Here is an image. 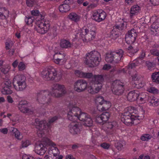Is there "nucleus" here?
<instances>
[{"mask_svg": "<svg viewBox=\"0 0 159 159\" xmlns=\"http://www.w3.org/2000/svg\"><path fill=\"white\" fill-rule=\"evenodd\" d=\"M137 112V110L133 107H129L125 108L121 116V121L127 125L137 124L135 121L137 119H142L144 117L143 115L140 116L136 114Z\"/></svg>", "mask_w": 159, "mask_h": 159, "instance_id": "1", "label": "nucleus"}, {"mask_svg": "<svg viewBox=\"0 0 159 159\" xmlns=\"http://www.w3.org/2000/svg\"><path fill=\"white\" fill-rule=\"evenodd\" d=\"M58 119V117L55 116L49 118V121L47 123L45 120L37 121L36 120L37 130V135L39 137H42L48 132L51 125Z\"/></svg>", "mask_w": 159, "mask_h": 159, "instance_id": "2", "label": "nucleus"}, {"mask_svg": "<svg viewBox=\"0 0 159 159\" xmlns=\"http://www.w3.org/2000/svg\"><path fill=\"white\" fill-rule=\"evenodd\" d=\"M103 81L104 78L102 75H94L90 83V85L88 88L89 93L93 94L98 93L102 87Z\"/></svg>", "mask_w": 159, "mask_h": 159, "instance_id": "3", "label": "nucleus"}, {"mask_svg": "<svg viewBox=\"0 0 159 159\" xmlns=\"http://www.w3.org/2000/svg\"><path fill=\"white\" fill-rule=\"evenodd\" d=\"M100 61V53L94 50L86 54L84 62L88 66L93 67L97 66Z\"/></svg>", "mask_w": 159, "mask_h": 159, "instance_id": "4", "label": "nucleus"}, {"mask_svg": "<svg viewBox=\"0 0 159 159\" xmlns=\"http://www.w3.org/2000/svg\"><path fill=\"white\" fill-rule=\"evenodd\" d=\"M43 77L44 79L48 80H54L58 82L62 79V74L57 73L53 68L51 67L44 70L42 72Z\"/></svg>", "mask_w": 159, "mask_h": 159, "instance_id": "5", "label": "nucleus"}, {"mask_svg": "<svg viewBox=\"0 0 159 159\" xmlns=\"http://www.w3.org/2000/svg\"><path fill=\"white\" fill-rule=\"evenodd\" d=\"M95 35V33L93 31H90L84 28L79 30L76 33V38H80L84 43H87L93 39Z\"/></svg>", "mask_w": 159, "mask_h": 159, "instance_id": "6", "label": "nucleus"}, {"mask_svg": "<svg viewBox=\"0 0 159 159\" xmlns=\"http://www.w3.org/2000/svg\"><path fill=\"white\" fill-rule=\"evenodd\" d=\"M36 100L41 106L48 105L51 102L50 93L48 90H43L37 93Z\"/></svg>", "mask_w": 159, "mask_h": 159, "instance_id": "7", "label": "nucleus"}, {"mask_svg": "<svg viewBox=\"0 0 159 159\" xmlns=\"http://www.w3.org/2000/svg\"><path fill=\"white\" fill-rule=\"evenodd\" d=\"M13 84L16 90L17 91H23L26 88V78L22 75H17L14 77Z\"/></svg>", "mask_w": 159, "mask_h": 159, "instance_id": "8", "label": "nucleus"}, {"mask_svg": "<svg viewBox=\"0 0 159 159\" xmlns=\"http://www.w3.org/2000/svg\"><path fill=\"white\" fill-rule=\"evenodd\" d=\"M67 92L66 88L63 84L56 83L51 86V93L55 98L61 97L66 94Z\"/></svg>", "mask_w": 159, "mask_h": 159, "instance_id": "9", "label": "nucleus"}, {"mask_svg": "<svg viewBox=\"0 0 159 159\" xmlns=\"http://www.w3.org/2000/svg\"><path fill=\"white\" fill-rule=\"evenodd\" d=\"M68 114V119L72 121L78 119L81 121H84L89 116L87 114L82 112L79 108H76L72 110Z\"/></svg>", "mask_w": 159, "mask_h": 159, "instance_id": "10", "label": "nucleus"}, {"mask_svg": "<svg viewBox=\"0 0 159 159\" xmlns=\"http://www.w3.org/2000/svg\"><path fill=\"white\" fill-rule=\"evenodd\" d=\"M42 140L45 145L49 146L48 151V153L52 154L57 157L59 154L60 152L56 147V144L47 138H44Z\"/></svg>", "mask_w": 159, "mask_h": 159, "instance_id": "11", "label": "nucleus"}, {"mask_svg": "<svg viewBox=\"0 0 159 159\" xmlns=\"http://www.w3.org/2000/svg\"><path fill=\"white\" fill-rule=\"evenodd\" d=\"M41 21L37 22L34 29L38 33L44 34L46 33L49 30L50 24L48 21L41 20Z\"/></svg>", "mask_w": 159, "mask_h": 159, "instance_id": "12", "label": "nucleus"}, {"mask_svg": "<svg viewBox=\"0 0 159 159\" xmlns=\"http://www.w3.org/2000/svg\"><path fill=\"white\" fill-rule=\"evenodd\" d=\"M123 83L120 80H116L114 81L111 85L112 91L114 94L119 95L122 94L124 90Z\"/></svg>", "mask_w": 159, "mask_h": 159, "instance_id": "13", "label": "nucleus"}, {"mask_svg": "<svg viewBox=\"0 0 159 159\" xmlns=\"http://www.w3.org/2000/svg\"><path fill=\"white\" fill-rule=\"evenodd\" d=\"M88 83L86 81L83 80H78L74 84V89L79 93L83 92L86 89Z\"/></svg>", "mask_w": 159, "mask_h": 159, "instance_id": "14", "label": "nucleus"}, {"mask_svg": "<svg viewBox=\"0 0 159 159\" xmlns=\"http://www.w3.org/2000/svg\"><path fill=\"white\" fill-rule=\"evenodd\" d=\"M106 16L105 12L102 9L94 11L92 14V19L97 22L103 20Z\"/></svg>", "mask_w": 159, "mask_h": 159, "instance_id": "15", "label": "nucleus"}, {"mask_svg": "<svg viewBox=\"0 0 159 159\" xmlns=\"http://www.w3.org/2000/svg\"><path fill=\"white\" fill-rule=\"evenodd\" d=\"M28 102L25 100L21 101L19 102L18 107L20 111L23 113L31 114L33 113L34 109L32 107H27Z\"/></svg>", "mask_w": 159, "mask_h": 159, "instance_id": "16", "label": "nucleus"}, {"mask_svg": "<svg viewBox=\"0 0 159 159\" xmlns=\"http://www.w3.org/2000/svg\"><path fill=\"white\" fill-rule=\"evenodd\" d=\"M68 127L69 132L73 135L80 133L82 129V125L78 123L72 122L69 125Z\"/></svg>", "mask_w": 159, "mask_h": 159, "instance_id": "17", "label": "nucleus"}, {"mask_svg": "<svg viewBox=\"0 0 159 159\" xmlns=\"http://www.w3.org/2000/svg\"><path fill=\"white\" fill-rule=\"evenodd\" d=\"M117 127V123L115 121L106 123L103 126V128L109 134L114 133Z\"/></svg>", "mask_w": 159, "mask_h": 159, "instance_id": "18", "label": "nucleus"}, {"mask_svg": "<svg viewBox=\"0 0 159 159\" xmlns=\"http://www.w3.org/2000/svg\"><path fill=\"white\" fill-rule=\"evenodd\" d=\"M137 34L136 30L134 29H132L128 32V34L125 37V41L128 44H131L135 41Z\"/></svg>", "mask_w": 159, "mask_h": 159, "instance_id": "19", "label": "nucleus"}, {"mask_svg": "<svg viewBox=\"0 0 159 159\" xmlns=\"http://www.w3.org/2000/svg\"><path fill=\"white\" fill-rule=\"evenodd\" d=\"M39 137L42 138L41 141L43 144L41 143L37 145L35 147V151L38 155H43L45 153L47 150V148L44 146V143L43 142L42 140L43 138L46 137H45V134L43 136Z\"/></svg>", "mask_w": 159, "mask_h": 159, "instance_id": "20", "label": "nucleus"}, {"mask_svg": "<svg viewBox=\"0 0 159 159\" xmlns=\"http://www.w3.org/2000/svg\"><path fill=\"white\" fill-rule=\"evenodd\" d=\"M65 54L64 53H57L54 55V61L56 64L60 65H63L66 61V59L65 58Z\"/></svg>", "mask_w": 159, "mask_h": 159, "instance_id": "21", "label": "nucleus"}, {"mask_svg": "<svg viewBox=\"0 0 159 159\" xmlns=\"http://www.w3.org/2000/svg\"><path fill=\"white\" fill-rule=\"evenodd\" d=\"M124 52L121 49H120L112 52L113 59V64L119 63L123 57Z\"/></svg>", "mask_w": 159, "mask_h": 159, "instance_id": "22", "label": "nucleus"}, {"mask_svg": "<svg viewBox=\"0 0 159 159\" xmlns=\"http://www.w3.org/2000/svg\"><path fill=\"white\" fill-rule=\"evenodd\" d=\"M141 79V77L136 74L132 77V80L135 82L134 83L135 84V87L138 89L142 87L144 85V82L142 81Z\"/></svg>", "mask_w": 159, "mask_h": 159, "instance_id": "23", "label": "nucleus"}, {"mask_svg": "<svg viewBox=\"0 0 159 159\" xmlns=\"http://www.w3.org/2000/svg\"><path fill=\"white\" fill-rule=\"evenodd\" d=\"M139 92L137 90H134L129 93L127 96V99L129 101H134L138 99Z\"/></svg>", "mask_w": 159, "mask_h": 159, "instance_id": "24", "label": "nucleus"}, {"mask_svg": "<svg viewBox=\"0 0 159 159\" xmlns=\"http://www.w3.org/2000/svg\"><path fill=\"white\" fill-rule=\"evenodd\" d=\"M75 74L77 76L80 77L85 78H90L93 76V75L91 73L84 72L78 70L75 71Z\"/></svg>", "mask_w": 159, "mask_h": 159, "instance_id": "25", "label": "nucleus"}, {"mask_svg": "<svg viewBox=\"0 0 159 159\" xmlns=\"http://www.w3.org/2000/svg\"><path fill=\"white\" fill-rule=\"evenodd\" d=\"M9 130L11 133L12 135L14 136L16 138L20 140L21 139L22 136L20 134V132L17 129L11 127H9Z\"/></svg>", "mask_w": 159, "mask_h": 159, "instance_id": "26", "label": "nucleus"}, {"mask_svg": "<svg viewBox=\"0 0 159 159\" xmlns=\"http://www.w3.org/2000/svg\"><path fill=\"white\" fill-rule=\"evenodd\" d=\"M111 106V103L109 101L105 100L100 107H97V109L100 111H105L108 110Z\"/></svg>", "mask_w": 159, "mask_h": 159, "instance_id": "27", "label": "nucleus"}, {"mask_svg": "<svg viewBox=\"0 0 159 159\" xmlns=\"http://www.w3.org/2000/svg\"><path fill=\"white\" fill-rule=\"evenodd\" d=\"M68 18L71 21L77 23L80 21V16L76 13L71 12L69 14Z\"/></svg>", "mask_w": 159, "mask_h": 159, "instance_id": "28", "label": "nucleus"}, {"mask_svg": "<svg viewBox=\"0 0 159 159\" xmlns=\"http://www.w3.org/2000/svg\"><path fill=\"white\" fill-rule=\"evenodd\" d=\"M140 7L138 5H134L131 8L130 16L132 18L134 16L137 15L140 11Z\"/></svg>", "mask_w": 159, "mask_h": 159, "instance_id": "29", "label": "nucleus"}, {"mask_svg": "<svg viewBox=\"0 0 159 159\" xmlns=\"http://www.w3.org/2000/svg\"><path fill=\"white\" fill-rule=\"evenodd\" d=\"M152 48L153 49L150 50L151 54L155 56H159V43H155Z\"/></svg>", "mask_w": 159, "mask_h": 159, "instance_id": "30", "label": "nucleus"}, {"mask_svg": "<svg viewBox=\"0 0 159 159\" xmlns=\"http://www.w3.org/2000/svg\"><path fill=\"white\" fill-rule=\"evenodd\" d=\"M60 45L62 48H66L71 47L72 45L69 41L63 39L61 41Z\"/></svg>", "mask_w": 159, "mask_h": 159, "instance_id": "31", "label": "nucleus"}, {"mask_svg": "<svg viewBox=\"0 0 159 159\" xmlns=\"http://www.w3.org/2000/svg\"><path fill=\"white\" fill-rule=\"evenodd\" d=\"M149 101L151 105L154 107L158 106L159 104V98L155 97L150 98Z\"/></svg>", "mask_w": 159, "mask_h": 159, "instance_id": "32", "label": "nucleus"}, {"mask_svg": "<svg viewBox=\"0 0 159 159\" xmlns=\"http://www.w3.org/2000/svg\"><path fill=\"white\" fill-rule=\"evenodd\" d=\"M70 9V5L63 4L59 7V10L61 12H66L69 11Z\"/></svg>", "mask_w": 159, "mask_h": 159, "instance_id": "33", "label": "nucleus"}, {"mask_svg": "<svg viewBox=\"0 0 159 159\" xmlns=\"http://www.w3.org/2000/svg\"><path fill=\"white\" fill-rule=\"evenodd\" d=\"M9 14V11H8L5 10L4 8H0V19H4L8 16Z\"/></svg>", "mask_w": 159, "mask_h": 159, "instance_id": "34", "label": "nucleus"}, {"mask_svg": "<svg viewBox=\"0 0 159 159\" xmlns=\"http://www.w3.org/2000/svg\"><path fill=\"white\" fill-rule=\"evenodd\" d=\"M95 103L97 105V107H100L103 102L105 101L103 97L101 96H98L96 97Z\"/></svg>", "mask_w": 159, "mask_h": 159, "instance_id": "35", "label": "nucleus"}, {"mask_svg": "<svg viewBox=\"0 0 159 159\" xmlns=\"http://www.w3.org/2000/svg\"><path fill=\"white\" fill-rule=\"evenodd\" d=\"M77 101L75 100L72 101L70 102L69 105V111L67 114L70 112L73 111L72 110H73L74 108H78L77 107Z\"/></svg>", "mask_w": 159, "mask_h": 159, "instance_id": "36", "label": "nucleus"}, {"mask_svg": "<svg viewBox=\"0 0 159 159\" xmlns=\"http://www.w3.org/2000/svg\"><path fill=\"white\" fill-rule=\"evenodd\" d=\"M105 60L107 62L112 63H113L112 52L106 54V56L105 57Z\"/></svg>", "mask_w": 159, "mask_h": 159, "instance_id": "37", "label": "nucleus"}, {"mask_svg": "<svg viewBox=\"0 0 159 159\" xmlns=\"http://www.w3.org/2000/svg\"><path fill=\"white\" fill-rule=\"evenodd\" d=\"M125 144L124 141H119L116 143L115 146L119 151H120L123 148V146Z\"/></svg>", "mask_w": 159, "mask_h": 159, "instance_id": "38", "label": "nucleus"}, {"mask_svg": "<svg viewBox=\"0 0 159 159\" xmlns=\"http://www.w3.org/2000/svg\"><path fill=\"white\" fill-rule=\"evenodd\" d=\"M152 78L153 82L159 84V72L153 73Z\"/></svg>", "mask_w": 159, "mask_h": 159, "instance_id": "39", "label": "nucleus"}, {"mask_svg": "<svg viewBox=\"0 0 159 159\" xmlns=\"http://www.w3.org/2000/svg\"><path fill=\"white\" fill-rule=\"evenodd\" d=\"M84 121V125L85 126H90L92 125L93 121L89 115L88 116Z\"/></svg>", "mask_w": 159, "mask_h": 159, "instance_id": "40", "label": "nucleus"}, {"mask_svg": "<svg viewBox=\"0 0 159 159\" xmlns=\"http://www.w3.org/2000/svg\"><path fill=\"white\" fill-rule=\"evenodd\" d=\"M147 90L149 92L154 94H157L159 93V90L155 87H150L147 88Z\"/></svg>", "mask_w": 159, "mask_h": 159, "instance_id": "41", "label": "nucleus"}, {"mask_svg": "<svg viewBox=\"0 0 159 159\" xmlns=\"http://www.w3.org/2000/svg\"><path fill=\"white\" fill-rule=\"evenodd\" d=\"M11 88H8L7 87H4L2 90V92L4 94H10L12 93V91L10 89Z\"/></svg>", "mask_w": 159, "mask_h": 159, "instance_id": "42", "label": "nucleus"}, {"mask_svg": "<svg viewBox=\"0 0 159 159\" xmlns=\"http://www.w3.org/2000/svg\"><path fill=\"white\" fill-rule=\"evenodd\" d=\"M31 14L32 16H38L40 17L41 20L44 19V16L41 14H40L38 10H33L31 11Z\"/></svg>", "mask_w": 159, "mask_h": 159, "instance_id": "43", "label": "nucleus"}, {"mask_svg": "<svg viewBox=\"0 0 159 159\" xmlns=\"http://www.w3.org/2000/svg\"><path fill=\"white\" fill-rule=\"evenodd\" d=\"M101 118L103 120V121H107L110 116V115L109 113L108 112H106L103 113L101 115Z\"/></svg>", "mask_w": 159, "mask_h": 159, "instance_id": "44", "label": "nucleus"}, {"mask_svg": "<svg viewBox=\"0 0 159 159\" xmlns=\"http://www.w3.org/2000/svg\"><path fill=\"white\" fill-rule=\"evenodd\" d=\"M151 31L153 32H159V25H157L156 22H154L151 26Z\"/></svg>", "mask_w": 159, "mask_h": 159, "instance_id": "45", "label": "nucleus"}, {"mask_svg": "<svg viewBox=\"0 0 159 159\" xmlns=\"http://www.w3.org/2000/svg\"><path fill=\"white\" fill-rule=\"evenodd\" d=\"M118 36V35L115 31V29L114 28L110 32V37L112 40H115Z\"/></svg>", "mask_w": 159, "mask_h": 159, "instance_id": "46", "label": "nucleus"}, {"mask_svg": "<svg viewBox=\"0 0 159 159\" xmlns=\"http://www.w3.org/2000/svg\"><path fill=\"white\" fill-rule=\"evenodd\" d=\"M34 20V18L33 17H29L25 18V21L27 24L30 25L32 24Z\"/></svg>", "mask_w": 159, "mask_h": 159, "instance_id": "47", "label": "nucleus"}, {"mask_svg": "<svg viewBox=\"0 0 159 159\" xmlns=\"http://www.w3.org/2000/svg\"><path fill=\"white\" fill-rule=\"evenodd\" d=\"M10 68V66L8 65H7L3 67L0 68L1 71L3 73L6 74L7 73L9 70Z\"/></svg>", "mask_w": 159, "mask_h": 159, "instance_id": "48", "label": "nucleus"}, {"mask_svg": "<svg viewBox=\"0 0 159 159\" xmlns=\"http://www.w3.org/2000/svg\"><path fill=\"white\" fill-rule=\"evenodd\" d=\"M152 136L148 134H145L141 136V139L143 141H148L152 138Z\"/></svg>", "mask_w": 159, "mask_h": 159, "instance_id": "49", "label": "nucleus"}, {"mask_svg": "<svg viewBox=\"0 0 159 159\" xmlns=\"http://www.w3.org/2000/svg\"><path fill=\"white\" fill-rule=\"evenodd\" d=\"M30 144V142L29 140H25L22 141L21 142V145L20 146L21 148H26Z\"/></svg>", "mask_w": 159, "mask_h": 159, "instance_id": "50", "label": "nucleus"}, {"mask_svg": "<svg viewBox=\"0 0 159 159\" xmlns=\"http://www.w3.org/2000/svg\"><path fill=\"white\" fill-rule=\"evenodd\" d=\"M37 2V0H27L26 3L27 5L29 7H32Z\"/></svg>", "mask_w": 159, "mask_h": 159, "instance_id": "51", "label": "nucleus"}, {"mask_svg": "<svg viewBox=\"0 0 159 159\" xmlns=\"http://www.w3.org/2000/svg\"><path fill=\"white\" fill-rule=\"evenodd\" d=\"M115 28H114L118 29L119 30H122L125 28V26L124 23H122L120 24H116L114 26Z\"/></svg>", "mask_w": 159, "mask_h": 159, "instance_id": "52", "label": "nucleus"}, {"mask_svg": "<svg viewBox=\"0 0 159 159\" xmlns=\"http://www.w3.org/2000/svg\"><path fill=\"white\" fill-rule=\"evenodd\" d=\"M142 94H139H139L138 95V99H137L139 100L141 103H143L145 102V95H143V97H142Z\"/></svg>", "mask_w": 159, "mask_h": 159, "instance_id": "53", "label": "nucleus"}, {"mask_svg": "<svg viewBox=\"0 0 159 159\" xmlns=\"http://www.w3.org/2000/svg\"><path fill=\"white\" fill-rule=\"evenodd\" d=\"M19 70L20 71H22L24 70L25 68V66L22 62H20L18 66Z\"/></svg>", "mask_w": 159, "mask_h": 159, "instance_id": "54", "label": "nucleus"}, {"mask_svg": "<svg viewBox=\"0 0 159 159\" xmlns=\"http://www.w3.org/2000/svg\"><path fill=\"white\" fill-rule=\"evenodd\" d=\"M44 159H56L57 157L52 154H49L48 153V155L44 156Z\"/></svg>", "mask_w": 159, "mask_h": 159, "instance_id": "55", "label": "nucleus"}, {"mask_svg": "<svg viewBox=\"0 0 159 159\" xmlns=\"http://www.w3.org/2000/svg\"><path fill=\"white\" fill-rule=\"evenodd\" d=\"M4 84L5 86L4 87H7L8 88H11V83L10 80H8L5 81Z\"/></svg>", "mask_w": 159, "mask_h": 159, "instance_id": "56", "label": "nucleus"}, {"mask_svg": "<svg viewBox=\"0 0 159 159\" xmlns=\"http://www.w3.org/2000/svg\"><path fill=\"white\" fill-rule=\"evenodd\" d=\"M101 146L103 148L107 149L109 148L110 145L106 143H103L101 144Z\"/></svg>", "mask_w": 159, "mask_h": 159, "instance_id": "57", "label": "nucleus"}, {"mask_svg": "<svg viewBox=\"0 0 159 159\" xmlns=\"http://www.w3.org/2000/svg\"><path fill=\"white\" fill-rule=\"evenodd\" d=\"M150 2L154 6L159 4V0H150Z\"/></svg>", "mask_w": 159, "mask_h": 159, "instance_id": "58", "label": "nucleus"}, {"mask_svg": "<svg viewBox=\"0 0 159 159\" xmlns=\"http://www.w3.org/2000/svg\"><path fill=\"white\" fill-rule=\"evenodd\" d=\"M136 66V64L135 63H132L128 65V66H127V68L128 69V70H129L131 69H132L134 68Z\"/></svg>", "mask_w": 159, "mask_h": 159, "instance_id": "59", "label": "nucleus"}, {"mask_svg": "<svg viewBox=\"0 0 159 159\" xmlns=\"http://www.w3.org/2000/svg\"><path fill=\"white\" fill-rule=\"evenodd\" d=\"M8 130V129L7 128H2L0 129V132L3 134H6L7 133Z\"/></svg>", "mask_w": 159, "mask_h": 159, "instance_id": "60", "label": "nucleus"}, {"mask_svg": "<svg viewBox=\"0 0 159 159\" xmlns=\"http://www.w3.org/2000/svg\"><path fill=\"white\" fill-rule=\"evenodd\" d=\"M73 0H65L63 2V4L70 5L73 3Z\"/></svg>", "mask_w": 159, "mask_h": 159, "instance_id": "61", "label": "nucleus"}, {"mask_svg": "<svg viewBox=\"0 0 159 159\" xmlns=\"http://www.w3.org/2000/svg\"><path fill=\"white\" fill-rule=\"evenodd\" d=\"M101 117V115L97 116L96 119V121L98 123H101L103 121Z\"/></svg>", "mask_w": 159, "mask_h": 159, "instance_id": "62", "label": "nucleus"}, {"mask_svg": "<svg viewBox=\"0 0 159 159\" xmlns=\"http://www.w3.org/2000/svg\"><path fill=\"white\" fill-rule=\"evenodd\" d=\"M12 46V44L11 43H10L8 42H7L6 43V49L7 50L10 49Z\"/></svg>", "mask_w": 159, "mask_h": 159, "instance_id": "63", "label": "nucleus"}, {"mask_svg": "<svg viewBox=\"0 0 159 159\" xmlns=\"http://www.w3.org/2000/svg\"><path fill=\"white\" fill-rule=\"evenodd\" d=\"M22 159H34V158L32 156L25 155L23 156Z\"/></svg>", "mask_w": 159, "mask_h": 159, "instance_id": "64", "label": "nucleus"}]
</instances>
